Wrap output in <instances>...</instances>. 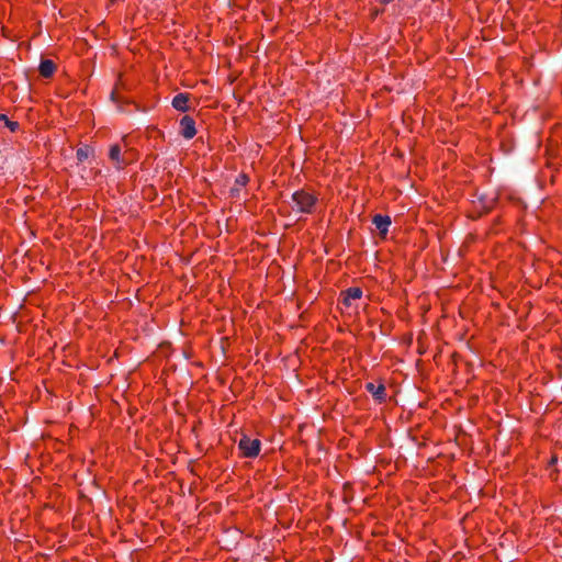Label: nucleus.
Wrapping results in <instances>:
<instances>
[{
  "label": "nucleus",
  "instance_id": "nucleus-1",
  "mask_svg": "<svg viewBox=\"0 0 562 562\" xmlns=\"http://www.w3.org/2000/svg\"><path fill=\"white\" fill-rule=\"evenodd\" d=\"M317 196L305 190H297L292 194L293 210L300 213L311 214L317 204Z\"/></svg>",
  "mask_w": 562,
  "mask_h": 562
},
{
  "label": "nucleus",
  "instance_id": "nucleus-2",
  "mask_svg": "<svg viewBox=\"0 0 562 562\" xmlns=\"http://www.w3.org/2000/svg\"><path fill=\"white\" fill-rule=\"evenodd\" d=\"M238 449L244 458H256L261 449V442L259 439H252L246 435H244L239 442Z\"/></svg>",
  "mask_w": 562,
  "mask_h": 562
},
{
  "label": "nucleus",
  "instance_id": "nucleus-3",
  "mask_svg": "<svg viewBox=\"0 0 562 562\" xmlns=\"http://www.w3.org/2000/svg\"><path fill=\"white\" fill-rule=\"evenodd\" d=\"M180 134L186 139H191L195 136V121L191 116L186 115L180 120Z\"/></svg>",
  "mask_w": 562,
  "mask_h": 562
},
{
  "label": "nucleus",
  "instance_id": "nucleus-4",
  "mask_svg": "<svg viewBox=\"0 0 562 562\" xmlns=\"http://www.w3.org/2000/svg\"><path fill=\"white\" fill-rule=\"evenodd\" d=\"M372 223L382 236H386L391 225L390 216L376 214L373 216Z\"/></svg>",
  "mask_w": 562,
  "mask_h": 562
},
{
  "label": "nucleus",
  "instance_id": "nucleus-5",
  "mask_svg": "<svg viewBox=\"0 0 562 562\" xmlns=\"http://www.w3.org/2000/svg\"><path fill=\"white\" fill-rule=\"evenodd\" d=\"M189 100V93H178L173 97L171 104L177 111L188 112L190 110Z\"/></svg>",
  "mask_w": 562,
  "mask_h": 562
},
{
  "label": "nucleus",
  "instance_id": "nucleus-6",
  "mask_svg": "<svg viewBox=\"0 0 562 562\" xmlns=\"http://www.w3.org/2000/svg\"><path fill=\"white\" fill-rule=\"evenodd\" d=\"M109 157L117 168H123L127 164L125 158L122 156V149L117 144L111 146Z\"/></svg>",
  "mask_w": 562,
  "mask_h": 562
},
{
  "label": "nucleus",
  "instance_id": "nucleus-7",
  "mask_svg": "<svg viewBox=\"0 0 562 562\" xmlns=\"http://www.w3.org/2000/svg\"><path fill=\"white\" fill-rule=\"evenodd\" d=\"M361 296L362 290L360 288H349L344 292V303L345 305L350 306L352 301L359 300Z\"/></svg>",
  "mask_w": 562,
  "mask_h": 562
},
{
  "label": "nucleus",
  "instance_id": "nucleus-8",
  "mask_svg": "<svg viewBox=\"0 0 562 562\" xmlns=\"http://www.w3.org/2000/svg\"><path fill=\"white\" fill-rule=\"evenodd\" d=\"M38 70L42 77L50 78L56 70V65L50 59H43L40 64Z\"/></svg>",
  "mask_w": 562,
  "mask_h": 562
},
{
  "label": "nucleus",
  "instance_id": "nucleus-9",
  "mask_svg": "<svg viewBox=\"0 0 562 562\" xmlns=\"http://www.w3.org/2000/svg\"><path fill=\"white\" fill-rule=\"evenodd\" d=\"M367 390L379 401H383L385 398V387L382 384L374 385L373 383H368Z\"/></svg>",
  "mask_w": 562,
  "mask_h": 562
},
{
  "label": "nucleus",
  "instance_id": "nucleus-10",
  "mask_svg": "<svg viewBox=\"0 0 562 562\" xmlns=\"http://www.w3.org/2000/svg\"><path fill=\"white\" fill-rule=\"evenodd\" d=\"M92 151H93V149L90 146L85 145L77 149L76 157H77L78 161L82 162L89 158V156L92 154Z\"/></svg>",
  "mask_w": 562,
  "mask_h": 562
},
{
  "label": "nucleus",
  "instance_id": "nucleus-11",
  "mask_svg": "<svg viewBox=\"0 0 562 562\" xmlns=\"http://www.w3.org/2000/svg\"><path fill=\"white\" fill-rule=\"evenodd\" d=\"M0 122H3L4 125L11 131L15 132L19 128V123L14 121H10L7 115L0 114Z\"/></svg>",
  "mask_w": 562,
  "mask_h": 562
},
{
  "label": "nucleus",
  "instance_id": "nucleus-12",
  "mask_svg": "<svg viewBox=\"0 0 562 562\" xmlns=\"http://www.w3.org/2000/svg\"><path fill=\"white\" fill-rule=\"evenodd\" d=\"M249 181V178L247 175L245 173H240L236 180H235V184L238 186V187H245Z\"/></svg>",
  "mask_w": 562,
  "mask_h": 562
}]
</instances>
